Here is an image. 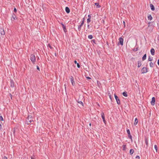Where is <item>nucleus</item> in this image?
Returning <instances> with one entry per match:
<instances>
[{
	"label": "nucleus",
	"mask_w": 159,
	"mask_h": 159,
	"mask_svg": "<svg viewBox=\"0 0 159 159\" xmlns=\"http://www.w3.org/2000/svg\"><path fill=\"white\" fill-rule=\"evenodd\" d=\"M33 121V118L31 116H28L26 120V123L27 124H29Z\"/></svg>",
	"instance_id": "f257e3e1"
},
{
	"label": "nucleus",
	"mask_w": 159,
	"mask_h": 159,
	"mask_svg": "<svg viewBox=\"0 0 159 159\" xmlns=\"http://www.w3.org/2000/svg\"><path fill=\"white\" fill-rule=\"evenodd\" d=\"M30 59L33 63H34L36 61V58L35 55L32 54L30 56Z\"/></svg>",
	"instance_id": "f03ea898"
},
{
	"label": "nucleus",
	"mask_w": 159,
	"mask_h": 159,
	"mask_svg": "<svg viewBox=\"0 0 159 159\" xmlns=\"http://www.w3.org/2000/svg\"><path fill=\"white\" fill-rule=\"evenodd\" d=\"M115 98L116 100V102L118 104H120V101L118 96L116 94H114Z\"/></svg>",
	"instance_id": "7ed1b4c3"
},
{
	"label": "nucleus",
	"mask_w": 159,
	"mask_h": 159,
	"mask_svg": "<svg viewBox=\"0 0 159 159\" xmlns=\"http://www.w3.org/2000/svg\"><path fill=\"white\" fill-rule=\"evenodd\" d=\"M119 41L118 43H120L122 46L123 45L124 41L123 39L121 37L119 39Z\"/></svg>",
	"instance_id": "20e7f679"
},
{
	"label": "nucleus",
	"mask_w": 159,
	"mask_h": 159,
	"mask_svg": "<svg viewBox=\"0 0 159 159\" xmlns=\"http://www.w3.org/2000/svg\"><path fill=\"white\" fill-rule=\"evenodd\" d=\"M83 20L81 22V25H80L79 26H78V30L79 31H80V30L81 29V27L83 25V24H84V18H83Z\"/></svg>",
	"instance_id": "39448f33"
},
{
	"label": "nucleus",
	"mask_w": 159,
	"mask_h": 159,
	"mask_svg": "<svg viewBox=\"0 0 159 159\" xmlns=\"http://www.w3.org/2000/svg\"><path fill=\"white\" fill-rule=\"evenodd\" d=\"M147 72V69L146 67H143L141 70V72L142 73H146Z\"/></svg>",
	"instance_id": "423d86ee"
},
{
	"label": "nucleus",
	"mask_w": 159,
	"mask_h": 159,
	"mask_svg": "<svg viewBox=\"0 0 159 159\" xmlns=\"http://www.w3.org/2000/svg\"><path fill=\"white\" fill-rule=\"evenodd\" d=\"M155 98L154 97L152 98V101H151V104L152 105H154L155 104Z\"/></svg>",
	"instance_id": "0eeeda50"
},
{
	"label": "nucleus",
	"mask_w": 159,
	"mask_h": 159,
	"mask_svg": "<svg viewBox=\"0 0 159 159\" xmlns=\"http://www.w3.org/2000/svg\"><path fill=\"white\" fill-rule=\"evenodd\" d=\"M151 54L152 55H154L155 53V50L153 48H152L150 51Z\"/></svg>",
	"instance_id": "6e6552de"
},
{
	"label": "nucleus",
	"mask_w": 159,
	"mask_h": 159,
	"mask_svg": "<svg viewBox=\"0 0 159 159\" xmlns=\"http://www.w3.org/2000/svg\"><path fill=\"white\" fill-rule=\"evenodd\" d=\"M61 24L62 25V28H63V29L64 30V32H66V28L65 26L64 25H63L62 23H61Z\"/></svg>",
	"instance_id": "1a4fd4ad"
},
{
	"label": "nucleus",
	"mask_w": 159,
	"mask_h": 159,
	"mask_svg": "<svg viewBox=\"0 0 159 159\" xmlns=\"http://www.w3.org/2000/svg\"><path fill=\"white\" fill-rule=\"evenodd\" d=\"M16 18V16L15 15H13L11 18V20L12 21L14 20Z\"/></svg>",
	"instance_id": "9d476101"
},
{
	"label": "nucleus",
	"mask_w": 159,
	"mask_h": 159,
	"mask_svg": "<svg viewBox=\"0 0 159 159\" xmlns=\"http://www.w3.org/2000/svg\"><path fill=\"white\" fill-rule=\"evenodd\" d=\"M70 80L72 84L73 85H74V84L75 83V81H74V78L73 77H71L70 78Z\"/></svg>",
	"instance_id": "9b49d317"
},
{
	"label": "nucleus",
	"mask_w": 159,
	"mask_h": 159,
	"mask_svg": "<svg viewBox=\"0 0 159 159\" xmlns=\"http://www.w3.org/2000/svg\"><path fill=\"white\" fill-rule=\"evenodd\" d=\"M65 10H66V12L67 13H69L70 12V10L69 8L67 7H66Z\"/></svg>",
	"instance_id": "f8f14e48"
},
{
	"label": "nucleus",
	"mask_w": 159,
	"mask_h": 159,
	"mask_svg": "<svg viewBox=\"0 0 159 159\" xmlns=\"http://www.w3.org/2000/svg\"><path fill=\"white\" fill-rule=\"evenodd\" d=\"M150 7L151 10L152 11H154L155 10V8L154 7V6L152 4H151L150 5Z\"/></svg>",
	"instance_id": "ddd939ff"
},
{
	"label": "nucleus",
	"mask_w": 159,
	"mask_h": 159,
	"mask_svg": "<svg viewBox=\"0 0 159 159\" xmlns=\"http://www.w3.org/2000/svg\"><path fill=\"white\" fill-rule=\"evenodd\" d=\"M138 122V119L137 118H136L134 120V125H136L137 124Z\"/></svg>",
	"instance_id": "4468645a"
},
{
	"label": "nucleus",
	"mask_w": 159,
	"mask_h": 159,
	"mask_svg": "<svg viewBox=\"0 0 159 159\" xmlns=\"http://www.w3.org/2000/svg\"><path fill=\"white\" fill-rule=\"evenodd\" d=\"M101 117L102 119H105L104 114L103 112H102L101 113Z\"/></svg>",
	"instance_id": "2eb2a0df"
},
{
	"label": "nucleus",
	"mask_w": 159,
	"mask_h": 159,
	"mask_svg": "<svg viewBox=\"0 0 159 159\" xmlns=\"http://www.w3.org/2000/svg\"><path fill=\"white\" fill-rule=\"evenodd\" d=\"M144 140H145V143H146V145H147V146H148V140L147 138H145Z\"/></svg>",
	"instance_id": "dca6fc26"
},
{
	"label": "nucleus",
	"mask_w": 159,
	"mask_h": 159,
	"mask_svg": "<svg viewBox=\"0 0 159 159\" xmlns=\"http://www.w3.org/2000/svg\"><path fill=\"white\" fill-rule=\"evenodd\" d=\"M122 94H123V95L125 97H127L128 96L127 93V92H124Z\"/></svg>",
	"instance_id": "f3484780"
},
{
	"label": "nucleus",
	"mask_w": 159,
	"mask_h": 159,
	"mask_svg": "<svg viewBox=\"0 0 159 159\" xmlns=\"http://www.w3.org/2000/svg\"><path fill=\"white\" fill-rule=\"evenodd\" d=\"M95 5L96 6L97 8H100L101 7L99 5V3H95Z\"/></svg>",
	"instance_id": "a211bd4d"
},
{
	"label": "nucleus",
	"mask_w": 159,
	"mask_h": 159,
	"mask_svg": "<svg viewBox=\"0 0 159 159\" xmlns=\"http://www.w3.org/2000/svg\"><path fill=\"white\" fill-rule=\"evenodd\" d=\"M146 54H145L144 55V56H143V57H142V60L143 61L144 60H145L146 59Z\"/></svg>",
	"instance_id": "6ab92c4d"
},
{
	"label": "nucleus",
	"mask_w": 159,
	"mask_h": 159,
	"mask_svg": "<svg viewBox=\"0 0 159 159\" xmlns=\"http://www.w3.org/2000/svg\"><path fill=\"white\" fill-rule=\"evenodd\" d=\"M123 150L124 151H125L126 148V146L125 145H123Z\"/></svg>",
	"instance_id": "aec40b11"
},
{
	"label": "nucleus",
	"mask_w": 159,
	"mask_h": 159,
	"mask_svg": "<svg viewBox=\"0 0 159 159\" xmlns=\"http://www.w3.org/2000/svg\"><path fill=\"white\" fill-rule=\"evenodd\" d=\"M148 19L150 20H151L152 19V16L150 15L148 16Z\"/></svg>",
	"instance_id": "412c9836"
},
{
	"label": "nucleus",
	"mask_w": 159,
	"mask_h": 159,
	"mask_svg": "<svg viewBox=\"0 0 159 159\" xmlns=\"http://www.w3.org/2000/svg\"><path fill=\"white\" fill-rule=\"evenodd\" d=\"M141 65V64L140 62L138 61V67H139Z\"/></svg>",
	"instance_id": "4be33fe9"
},
{
	"label": "nucleus",
	"mask_w": 159,
	"mask_h": 159,
	"mask_svg": "<svg viewBox=\"0 0 159 159\" xmlns=\"http://www.w3.org/2000/svg\"><path fill=\"white\" fill-rule=\"evenodd\" d=\"M11 86L13 87H14V82L13 80H11Z\"/></svg>",
	"instance_id": "5701e85b"
},
{
	"label": "nucleus",
	"mask_w": 159,
	"mask_h": 159,
	"mask_svg": "<svg viewBox=\"0 0 159 159\" xmlns=\"http://www.w3.org/2000/svg\"><path fill=\"white\" fill-rule=\"evenodd\" d=\"M134 151L133 149H131L130 150L129 152L131 154H132L134 153Z\"/></svg>",
	"instance_id": "b1692460"
},
{
	"label": "nucleus",
	"mask_w": 159,
	"mask_h": 159,
	"mask_svg": "<svg viewBox=\"0 0 159 159\" xmlns=\"http://www.w3.org/2000/svg\"><path fill=\"white\" fill-rule=\"evenodd\" d=\"M154 148L156 150V152H157L158 148L157 145H155Z\"/></svg>",
	"instance_id": "393cba45"
},
{
	"label": "nucleus",
	"mask_w": 159,
	"mask_h": 159,
	"mask_svg": "<svg viewBox=\"0 0 159 159\" xmlns=\"http://www.w3.org/2000/svg\"><path fill=\"white\" fill-rule=\"evenodd\" d=\"M1 34L2 35H4L5 34V32L3 30H2L1 32Z\"/></svg>",
	"instance_id": "a878e982"
},
{
	"label": "nucleus",
	"mask_w": 159,
	"mask_h": 159,
	"mask_svg": "<svg viewBox=\"0 0 159 159\" xmlns=\"http://www.w3.org/2000/svg\"><path fill=\"white\" fill-rule=\"evenodd\" d=\"M93 38V36L91 35H90L88 36V38L90 39H92Z\"/></svg>",
	"instance_id": "bb28decb"
},
{
	"label": "nucleus",
	"mask_w": 159,
	"mask_h": 159,
	"mask_svg": "<svg viewBox=\"0 0 159 159\" xmlns=\"http://www.w3.org/2000/svg\"><path fill=\"white\" fill-rule=\"evenodd\" d=\"M108 96L109 97V98H110V99L111 101L112 100V98L111 97V95L110 93H108Z\"/></svg>",
	"instance_id": "cd10ccee"
},
{
	"label": "nucleus",
	"mask_w": 159,
	"mask_h": 159,
	"mask_svg": "<svg viewBox=\"0 0 159 159\" xmlns=\"http://www.w3.org/2000/svg\"><path fill=\"white\" fill-rule=\"evenodd\" d=\"M150 66L151 67H153V64L152 62H151L150 63Z\"/></svg>",
	"instance_id": "c85d7f7f"
},
{
	"label": "nucleus",
	"mask_w": 159,
	"mask_h": 159,
	"mask_svg": "<svg viewBox=\"0 0 159 159\" xmlns=\"http://www.w3.org/2000/svg\"><path fill=\"white\" fill-rule=\"evenodd\" d=\"M0 120H1V121L3 120V117H2V116L0 114Z\"/></svg>",
	"instance_id": "c756f323"
},
{
	"label": "nucleus",
	"mask_w": 159,
	"mask_h": 159,
	"mask_svg": "<svg viewBox=\"0 0 159 159\" xmlns=\"http://www.w3.org/2000/svg\"><path fill=\"white\" fill-rule=\"evenodd\" d=\"M78 102L80 104H81L82 106H83V103L81 101H79Z\"/></svg>",
	"instance_id": "7c9ffc66"
},
{
	"label": "nucleus",
	"mask_w": 159,
	"mask_h": 159,
	"mask_svg": "<svg viewBox=\"0 0 159 159\" xmlns=\"http://www.w3.org/2000/svg\"><path fill=\"white\" fill-rule=\"evenodd\" d=\"M90 21H91L90 19L88 18L87 19V23H89L90 22Z\"/></svg>",
	"instance_id": "2f4dec72"
},
{
	"label": "nucleus",
	"mask_w": 159,
	"mask_h": 159,
	"mask_svg": "<svg viewBox=\"0 0 159 159\" xmlns=\"http://www.w3.org/2000/svg\"><path fill=\"white\" fill-rule=\"evenodd\" d=\"M127 132L128 135L130 134V131L129 129L127 130Z\"/></svg>",
	"instance_id": "473e14b6"
},
{
	"label": "nucleus",
	"mask_w": 159,
	"mask_h": 159,
	"mask_svg": "<svg viewBox=\"0 0 159 159\" xmlns=\"http://www.w3.org/2000/svg\"><path fill=\"white\" fill-rule=\"evenodd\" d=\"M129 138L132 139V136L130 134L128 135Z\"/></svg>",
	"instance_id": "72a5a7b5"
},
{
	"label": "nucleus",
	"mask_w": 159,
	"mask_h": 159,
	"mask_svg": "<svg viewBox=\"0 0 159 159\" xmlns=\"http://www.w3.org/2000/svg\"><path fill=\"white\" fill-rule=\"evenodd\" d=\"M148 60L149 61H151L152 60V58H150V57H149V58H148Z\"/></svg>",
	"instance_id": "f704fd0d"
},
{
	"label": "nucleus",
	"mask_w": 159,
	"mask_h": 159,
	"mask_svg": "<svg viewBox=\"0 0 159 159\" xmlns=\"http://www.w3.org/2000/svg\"><path fill=\"white\" fill-rule=\"evenodd\" d=\"M103 121L104 123H105V124H106V121L105 120V119H103Z\"/></svg>",
	"instance_id": "c9c22d12"
},
{
	"label": "nucleus",
	"mask_w": 159,
	"mask_h": 159,
	"mask_svg": "<svg viewBox=\"0 0 159 159\" xmlns=\"http://www.w3.org/2000/svg\"><path fill=\"white\" fill-rule=\"evenodd\" d=\"M77 67L78 68H80V65L78 63H77Z\"/></svg>",
	"instance_id": "e433bc0d"
},
{
	"label": "nucleus",
	"mask_w": 159,
	"mask_h": 159,
	"mask_svg": "<svg viewBox=\"0 0 159 159\" xmlns=\"http://www.w3.org/2000/svg\"><path fill=\"white\" fill-rule=\"evenodd\" d=\"M3 159H7V157H6V156H4L3 157Z\"/></svg>",
	"instance_id": "4c0bfd02"
},
{
	"label": "nucleus",
	"mask_w": 159,
	"mask_h": 159,
	"mask_svg": "<svg viewBox=\"0 0 159 159\" xmlns=\"http://www.w3.org/2000/svg\"><path fill=\"white\" fill-rule=\"evenodd\" d=\"M136 158H138V159H139L140 158V157L138 156H137L136 157Z\"/></svg>",
	"instance_id": "58836bf2"
},
{
	"label": "nucleus",
	"mask_w": 159,
	"mask_h": 159,
	"mask_svg": "<svg viewBox=\"0 0 159 159\" xmlns=\"http://www.w3.org/2000/svg\"><path fill=\"white\" fill-rule=\"evenodd\" d=\"M37 70H39V68L38 66H37Z\"/></svg>",
	"instance_id": "ea45409f"
},
{
	"label": "nucleus",
	"mask_w": 159,
	"mask_h": 159,
	"mask_svg": "<svg viewBox=\"0 0 159 159\" xmlns=\"http://www.w3.org/2000/svg\"><path fill=\"white\" fill-rule=\"evenodd\" d=\"M86 78L88 79H91V78L89 77L88 76V77H87Z\"/></svg>",
	"instance_id": "a19ab883"
},
{
	"label": "nucleus",
	"mask_w": 159,
	"mask_h": 159,
	"mask_svg": "<svg viewBox=\"0 0 159 159\" xmlns=\"http://www.w3.org/2000/svg\"><path fill=\"white\" fill-rule=\"evenodd\" d=\"M14 11L15 12H16V11H17L16 9L15 8H14Z\"/></svg>",
	"instance_id": "79ce46f5"
},
{
	"label": "nucleus",
	"mask_w": 159,
	"mask_h": 159,
	"mask_svg": "<svg viewBox=\"0 0 159 159\" xmlns=\"http://www.w3.org/2000/svg\"><path fill=\"white\" fill-rule=\"evenodd\" d=\"M48 47H49V48H52V47H51V46H50V45H49V44L48 45Z\"/></svg>",
	"instance_id": "37998d69"
},
{
	"label": "nucleus",
	"mask_w": 159,
	"mask_h": 159,
	"mask_svg": "<svg viewBox=\"0 0 159 159\" xmlns=\"http://www.w3.org/2000/svg\"><path fill=\"white\" fill-rule=\"evenodd\" d=\"M74 63H75V64H77V63H77V61H76V60H75L74 61Z\"/></svg>",
	"instance_id": "c03bdc74"
},
{
	"label": "nucleus",
	"mask_w": 159,
	"mask_h": 159,
	"mask_svg": "<svg viewBox=\"0 0 159 159\" xmlns=\"http://www.w3.org/2000/svg\"><path fill=\"white\" fill-rule=\"evenodd\" d=\"M88 17H89L88 18L91 19V16L90 15H89Z\"/></svg>",
	"instance_id": "a18cd8bd"
},
{
	"label": "nucleus",
	"mask_w": 159,
	"mask_h": 159,
	"mask_svg": "<svg viewBox=\"0 0 159 159\" xmlns=\"http://www.w3.org/2000/svg\"><path fill=\"white\" fill-rule=\"evenodd\" d=\"M157 63L158 65L159 66V59L158 60Z\"/></svg>",
	"instance_id": "49530a36"
},
{
	"label": "nucleus",
	"mask_w": 159,
	"mask_h": 159,
	"mask_svg": "<svg viewBox=\"0 0 159 159\" xmlns=\"http://www.w3.org/2000/svg\"><path fill=\"white\" fill-rule=\"evenodd\" d=\"M87 27L88 28H89V25H87Z\"/></svg>",
	"instance_id": "de8ad7c7"
},
{
	"label": "nucleus",
	"mask_w": 159,
	"mask_h": 159,
	"mask_svg": "<svg viewBox=\"0 0 159 159\" xmlns=\"http://www.w3.org/2000/svg\"><path fill=\"white\" fill-rule=\"evenodd\" d=\"M123 23H124V24H125V21H123Z\"/></svg>",
	"instance_id": "09e8293b"
},
{
	"label": "nucleus",
	"mask_w": 159,
	"mask_h": 159,
	"mask_svg": "<svg viewBox=\"0 0 159 159\" xmlns=\"http://www.w3.org/2000/svg\"><path fill=\"white\" fill-rule=\"evenodd\" d=\"M89 125H90V126H91V123H90V124H89Z\"/></svg>",
	"instance_id": "8fccbe9b"
},
{
	"label": "nucleus",
	"mask_w": 159,
	"mask_h": 159,
	"mask_svg": "<svg viewBox=\"0 0 159 159\" xmlns=\"http://www.w3.org/2000/svg\"><path fill=\"white\" fill-rule=\"evenodd\" d=\"M31 159H33L32 158H31Z\"/></svg>",
	"instance_id": "3c124183"
}]
</instances>
